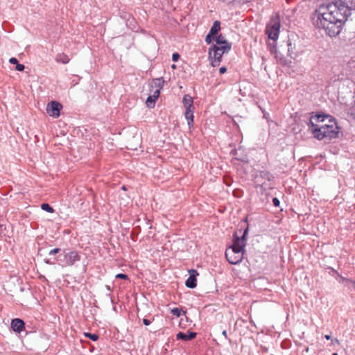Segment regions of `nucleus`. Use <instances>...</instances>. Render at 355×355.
<instances>
[{"label": "nucleus", "instance_id": "obj_1", "mask_svg": "<svg viewBox=\"0 0 355 355\" xmlns=\"http://www.w3.org/2000/svg\"><path fill=\"white\" fill-rule=\"evenodd\" d=\"M352 10H355L354 0H333L315 11L312 18L313 24L316 28L323 29L329 37H336L340 33Z\"/></svg>", "mask_w": 355, "mask_h": 355}, {"label": "nucleus", "instance_id": "obj_2", "mask_svg": "<svg viewBox=\"0 0 355 355\" xmlns=\"http://www.w3.org/2000/svg\"><path fill=\"white\" fill-rule=\"evenodd\" d=\"M309 125L314 137L318 140H324L327 142L339 137V127L336 119L330 115L312 113Z\"/></svg>", "mask_w": 355, "mask_h": 355}, {"label": "nucleus", "instance_id": "obj_3", "mask_svg": "<svg viewBox=\"0 0 355 355\" xmlns=\"http://www.w3.org/2000/svg\"><path fill=\"white\" fill-rule=\"evenodd\" d=\"M230 51H223L218 45H212L209 49V59L211 65L215 67L220 64L223 55L228 53Z\"/></svg>", "mask_w": 355, "mask_h": 355}, {"label": "nucleus", "instance_id": "obj_4", "mask_svg": "<svg viewBox=\"0 0 355 355\" xmlns=\"http://www.w3.org/2000/svg\"><path fill=\"white\" fill-rule=\"evenodd\" d=\"M279 28V20L277 19H272L266 26V33L270 39L276 40L278 38Z\"/></svg>", "mask_w": 355, "mask_h": 355}, {"label": "nucleus", "instance_id": "obj_5", "mask_svg": "<svg viewBox=\"0 0 355 355\" xmlns=\"http://www.w3.org/2000/svg\"><path fill=\"white\" fill-rule=\"evenodd\" d=\"M62 105L58 101H52L47 104L46 112L50 116L58 118L60 116Z\"/></svg>", "mask_w": 355, "mask_h": 355}, {"label": "nucleus", "instance_id": "obj_6", "mask_svg": "<svg viewBox=\"0 0 355 355\" xmlns=\"http://www.w3.org/2000/svg\"><path fill=\"white\" fill-rule=\"evenodd\" d=\"M248 232V226H247L245 228L243 234L241 237H239L236 233L234 234V235H233L234 239H233L232 245L236 248L241 247V249L244 250V248L245 246L246 236H247Z\"/></svg>", "mask_w": 355, "mask_h": 355}, {"label": "nucleus", "instance_id": "obj_7", "mask_svg": "<svg viewBox=\"0 0 355 355\" xmlns=\"http://www.w3.org/2000/svg\"><path fill=\"white\" fill-rule=\"evenodd\" d=\"M257 182H260L261 187L266 184V181L270 182L273 180V175L267 171H260L255 177Z\"/></svg>", "mask_w": 355, "mask_h": 355}, {"label": "nucleus", "instance_id": "obj_8", "mask_svg": "<svg viewBox=\"0 0 355 355\" xmlns=\"http://www.w3.org/2000/svg\"><path fill=\"white\" fill-rule=\"evenodd\" d=\"M189 277L185 282V285L187 288H194L197 286L196 277L198 275V272L195 269H191L189 270Z\"/></svg>", "mask_w": 355, "mask_h": 355}, {"label": "nucleus", "instance_id": "obj_9", "mask_svg": "<svg viewBox=\"0 0 355 355\" xmlns=\"http://www.w3.org/2000/svg\"><path fill=\"white\" fill-rule=\"evenodd\" d=\"M215 42L216 45L221 47L223 51H230L232 49V44L221 34L215 36Z\"/></svg>", "mask_w": 355, "mask_h": 355}, {"label": "nucleus", "instance_id": "obj_10", "mask_svg": "<svg viewBox=\"0 0 355 355\" xmlns=\"http://www.w3.org/2000/svg\"><path fill=\"white\" fill-rule=\"evenodd\" d=\"M225 257L230 264L236 265L242 261L243 254H236L234 252H225Z\"/></svg>", "mask_w": 355, "mask_h": 355}, {"label": "nucleus", "instance_id": "obj_11", "mask_svg": "<svg viewBox=\"0 0 355 355\" xmlns=\"http://www.w3.org/2000/svg\"><path fill=\"white\" fill-rule=\"evenodd\" d=\"M11 328L16 333H21L25 328V322L19 318L12 319L11 321Z\"/></svg>", "mask_w": 355, "mask_h": 355}, {"label": "nucleus", "instance_id": "obj_12", "mask_svg": "<svg viewBox=\"0 0 355 355\" xmlns=\"http://www.w3.org/2000/svg\"><path fill=\"white\" fill-rule=\"evenodd\" d=\"M64 258L68 266H72L76 261L80 260V256L76 251L69 252L65 254Z\"/></svg>", "mask_w": 355, "mask_h": 355}, {"label": "nucleus", "instance_id": "obj_13", "mask_svg": "<svg viewBox=\"0 0 355 355\" xmlns=\"http://www.w3.org/2000/svg\"><path fill=\"white\" fill-rule=\"evenodd\" d=\"M197 336V334L193 331H187V333H184L180 331L176 335V338L178 340H182L184 341H189L194 339Z\"/></svg>", "mask_w": 355, "mask_h": 355}, {"label": "nucleus", "instance_id": "obj_14", "mask_svg": "<svg viewBox=\"0 0 355 355\" xmlns=\"http://www.w3.org/2000/svg\"><path fill=\"white\" fill-rule=\"evenodd\" d=\"M182 103L185 109H193V100L190 95L185 94L183 97Z\"/></svg>", "mask_w": 355, "mask_h": 355}, {"label": "nucleus", "instance_id": "obj_15", "mask_svg": "<svg viewBox=\"0 0 355 355\" xmlns=\"http://www.w3.org/2000/svg\"><path fill=\"white\" fill-rule=\"evenodd\" d=\"M286 46H287V55L291 57V58H294V57L296 55L294 52V50L295 49V44H293L291 40L290 39H288L286 41Z\"/></svg>", "mask_w": 355, "mask_h": 355}, {"label": "nucleus", "instance_id": "obj_16", "mask_svg": "<svg viewBox=\"0 0 355 355\" xmlns=\"http://www.w3.org/2000/svg\"><path fill=\"white\" fill-rule=\"evenodd\" d=\"M184 116L187 120L189 127L193 125V109H185Z\"/></svg>", "mask_w": 355, "mask_h": 355}, {"label": "nucleus", "instance_id": "obj_17", "mask_svg": "<svg viewBox=\"0 0 355 355\" xmlns=\"http://www.w3.org/2000/svg\"><path fill=\"white\" fill-rule=\"evenodd\" d=\"M220 31V22L219 21L216 20L213 23V25L211 27L209 33H210V35H213L216 36Z\"/></svg>", "mask_w": 355, "mask_h": 355}, {"label": "nucleus", "instance_id": "obj_18", "mask_svg": "<svg viewBox=\"0 0 355 355\" xmlns=\"http://www.w3.org/2000/svg\"><path fill=\"white\" fill-rule=\"evenodd\" d=\"M70 59L69 56L64 53H58L55 57V61L57 62H60L62 64H67L69 62Z\"/></svg>", "mask_w": 355, "mask_h": 355}, {"label": "nucleus", "instance_id": "obj_19", "mask_svg": "<svg viewBox=\"0 0 355 355\" xmlns=\"http://www.w3.org/2000/svg\"><path fill=\"white\" fill-rule=\"evenodd\" d=\"M164 80L163 78H155L153 80V83L155 85V87L157 88V89H159V90L164 87Z\"/></svg>", "mask_w": 355, "mask_h": 355}, {"label": "nucleus", "instance_id": "obj_20", "mask_svg": "<svg viewBox=\"0 0 355 355\" xmlns=\"http://www.w3.org/2000/svg\"><path fill=\"white\" fill-rule=\"evenodd\" d=\"M157 98H154L153 97V94H150L149 95V96L147 98V100H146V105L150 107V108H153L155 107V101Z\"/></svg>", "mask_w": 355, "mask_h": 355}, {"label": "nucleus", "instance_id": "obj_21", "mask_svg": "<svg viewBox=\"0 0 355 355\" xmlns=\"http://www.w3.org/2000/svg\"><path fill=\"white\" fill-rule=\"evenodd\" d=\"M244 250L241 249V247H239V248H236L233 245H232L231 247H230L229 249L226 250V252H234V253H236V254H244Z\"/></svg>", "mask_w": 355, "mask_h": 355}, {"label": "nucleus", "instance_id": "obj_22", "mask_svg": "<svg viewBox=\"0 0 355 355\" xmlns=\"http://www.w3.org/2000/svg\"><path fill=\"white\" fill-rule=\"evenodd\" d=\"M41 208L42 210L46 211L49 213H53L54 209L48 203H43L41 205Z\"/></svg>", "mask_w": 355, "mask_h": 355}, {"label": "nucleus", "instance_id": "obj_23", "mask_svg": "<svg viewBox=\"0 0 355 355\" xmlns=\"http://www.w3.org/2000/svg\"><path fill=\"white\" fill-rule=\"evenodd\" d=\"M182 313H185L184 311L179 308H174L171 310V313L176 317H180L182 315Z\"/></svg>", "mask_w": 355, "mask_h": 355}, {"label": "nucleus", "instance_id": "obj_24", "mask_svg": "<svg viewBox=\"0 0 355 355\" xmlns=\"http://www.w3.org/2000/svg\"><path fill=\"white\" fill-rule=\"evenodd\" d=\"M85 336L88 338H90L93 341H96L98 339V336L97 334H91V333H89V332H85Z\"/></svg>", "mask_w": 355, "mask_h": 355}, {"label": "nucleus", "instance_id": "obj_25", "mask_svg": "<svg viewBox=\"0 0 355 355\" xmlns=\"http://www.w3.org/2000/svg\"><path fill=\"white\" fill-rule=\"evenodd\" d=\"M213 41H215V36L213 35H210L209 33L205 37V42L208 44H210Z\"/></svg>", "mask_w": 355, "mask_h": 355}, {"label": "nucleus", "instance_id": "obj_26", "mask_svg": "<svg viewBox=\"0 0 355 355\" xmlns=\"http://www.w3.org/2000/svg\"><path fill=\"white\" fill-rule=\"evenodd\" d=\"M340 278H341V280L343 282H345L348 286H352L355 287V281H354L351 279H347V278L343 277H340Z\"/></svg>", "mask_w": 355, "mask_h": 355}, {"label": "nucleus", "instance_id": "obj_27", "mask_svg": "<svg viewBox=\"0 0 355 355\" xmlns=\"http://www.w3.org/2000/svg\"><path fill=\"white\" fill-rule=\"evenodd\" d=\"M116 279H128V277L127 275L123 273H119L116 275Z\"/></svg>", "mask_w": 355, "mask_h": 355}, {"label": "nucleus", "instance_id": "obj_28", "mask_svg": "<svg viewBox=\"0 0 355 355\" xmlns=\"http://www.w3.org/2000/svg\"><path fill=\"white\" fill-rule=\"evenodd\" d=\"M25 69V66L22 64H19V62L16 64V70L19 71H23Z\"/></svg>", "mask_w": 355, "mask_h": 355}, {"label": "nucleus", "instance_id": "obj_29", "mask_svg": "<svg viewBox=\"0 0 355 355\" xmlns=\"http://www.w3.org/2000/svg\"><path fill=\"white\" fill-rule=\"evenodd\" d=\"M160 90L159 89H156L155 91L153 92V97L154 98H158L159 96Z\"/></svg>", "mask_w": 355, "mask_h": 355}, {"label": "nucleus", "instance_id": "obj_30", "mask_svg": "<svg viewBox=\"0 0 355 355\" xmlns=\"http://www.w3.org/2000/svg\"><path fill=\"white\" fill-rule=\"evenodd\" d=\"M349 112L352 116L355 117V101L353 105L349 108Z\"/></svg>", "mask_w": 355, "mask_h": 355}, {"label": "nucleus", "instance_id": "obj_31", "mask_svg": "<svg viewBox=\"0 0 355 355\" xmlns=\"http://www.w3.org/2000/svg\"><path fill=\"white\" fill-rule=\"evenodd\" d=\"M272 203L275 207H279L280 201L277 198L275 197L272 198Z\"/></svg>", "mask_w": 355, "mask_h": 355}, {"label": "nucleus", "instance_id": "obj_32", "mask_svg": "<svg viewBox=\"0 0 355 355\" xmlns=\"http://www.w3.org/2000/svg\"><path fill=\"white\" fill-rule=\"evenodd\" d=\"M328 269L330 270L329 272V273L331 275H337L338 276H340V275L338 274V271L336 270L335 269H334L333 268H328Z\"/></svg>", "mask_w": 355, "mask_h": 355}, {"label": "nucleus", "instance_id": "obj_33", "mask_svg": "<svg viewBox=\"0 0 355 355\" xmlns=\"http://www.w3.org/2000/svg\"><path fill=\"white\" fill-rule=\"evenodd\" d=\"M180 55L178 53H174L172 55V60L173 62H177L180 59Z\"/></svg>", "mask_w": 355, "mask_h": 355}, {"label": "nucleus", "instance_id": "obj_34", "mask_svg": "<svg viewBox=\"0 0 355 355\" xmlns=\"http://www.w3.org/2000/svg\"><path fill=\"white\" fill-rule=\"evenodd\" d=\"M60 250H61L60 248H54V249L51 250L49 254V255H54V254L60 252Z\"/></svg>", "mask_w": 355, "mask_h": 355}, {"label": "nucleus", "instance_id": "obj_35", "mask_svg": "<svg viewBox=\"0 0 355 355\" xmlns=\"http://www.w3.org/2000/svg\"><path fill=\"white\" fill-rule=\"evenodd\" d=\"M9 62L12 64H17L19 62L16 58H11L9 60Z\"/></svg>", "mask_w": 355, "mask_h": 355}, {"label": "nucleus", "instance_id": "obj_36", "mask_svg": "<svg viewBox=\"0 0 355 355\" xmlns=\"http://www.w3.org/2000/svg\"><path fill=\"white\" fill-rule=\"evenodd\" d=\"M227 71V67H221L219 69V73L220 74L225 73Z\"/></svg>", "mask_w": 355, "mask_h": 355}, {"label": "nucleus", "instance_id": "obj_37", "mask_svg": "<svg viewBox=\"0 0 355 355\" xmlns=\"http://www.w3.org/2000/svg\"><path fill=\"white\" fill-rule=\"evenodd\" d=\"M143 323L144 325L148 326L151 323V321L148 319L144 318L143 319Z\"/></svg>", "mask_w": 355, "mask_h": 355}, {"label": "nucleus", "instance_id": "obj_38", "mask_svg": "<svg viewBox=\"0 0 355 355\" xmlns=\"http://www.w3.org/2000/svg\"><path fill=\"white\" fill-rule=\"evenodd\" d=\"M222 335L224 336L226 339L227 338V331L226 330L223 331Z\"/></svg>", "mask_w": 355, "mask_h": 355}, {"label": "nucleus", "instance_id": "obj_39", "mask_svg": "<svg viewBox=\"0 0 355 355\" xmlns=\"http://www.w3.org/2000/svg\"><path fill=\"white\" fill-rule=\"evenodd\" d=\"M331 341H332L333 344H335V343L338 344L339 343V340L337 338H334Z\"/></svg>", "mask_w": 355, "mask_h": 355}, {"label": "nucleus", "instance_id": "obj_40", "mask_svg": "<svg viewBox=\"0 0 355 355\" xmlns=\"http://www.w3.org/2000/svg\"><path fill=\"white\" fill-rule=\"evenodd\" d=\"M252 0H237L238 2H249V1H251Z\"/></svg>", "mask_w": 355, "mask_h": 355}, {"label": "nucleus", "instance_id": "obj_41", "mask_svg": "<svg viewBox=\"0 0 355 355\" xmlns=\"http://www.w3.org/2000/svg\"><path fill=\"white\" fill-rule=\"evenodd\" d=\"M45 263H48V264H53L54 263L51 261L50 260H45Z\"/></svg>", "mask_w": 355, "mask_h": 355}, {"label": "nucleus", "instance_id": "obj_42", "mask_svg": "<svg viewBox=\"0 0 355 355\" xmlns=\"http://www.w3.org/2000/svg\"><path fill=\"white\" fill-rule=\"evenodd\" d=\"M324 338H325L327 340H330V339H331V335H325V336H324Z\"/></svg>", "mask_w": 355, "mask_h": 355}, {"label": "nucleus", "instance_id": "obj_43", "mask_svg": "<svg viewBox=\"0 0 355 355\" xmlns=\"http://www.w3.org/2000/svg\"><path fill=\"white\" fill-rule=\"evenodd\" d=\"M106 288H107V289L108 291H110V286H106Z\"/></svg>", "mask_w": 355, "mask_h": 355}, {"label": "nucleus", "instance_id": "obj_44", "mask_svg": "<svg viewBox=\"0 0 355 355\" xmlns=\"http://www.w3.org/2000/svg\"><path fill=\"white\" fill-rule=\"evenodd\" d=\"M332 355H338L337 353H333Z\"/></svg>", "mask_w": 355, "mask_h": 355}, {"label": "nucleus", "instance_id": "obj_45", "mask_svg": "<svg viewBox=\"0 0 355 355\" xmlns=\"http://www.w3.org/2000/svg\"><path fill=\"white\" fill-rule=\"evenodd\" d=\"M172 67H173V68H175V64H173Z\"/></svg>", "mask_w": 355, "mask_h": 355}]
</instances>
